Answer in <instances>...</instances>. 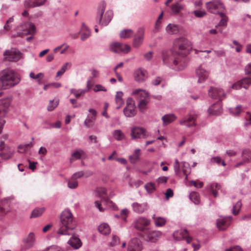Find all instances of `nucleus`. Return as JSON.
<instances>
[{
  "mask_svg": "<svg viewBox=\"0 0 251 251\" xmlns=\"http://www.w3.org/2000/svg\"><path fill=\"white\" fill-rule=\"evenodd\" d=\"M10 102V99L7 98L0 100V114L2 116H6L9 111Z\"/></svg>",
  "mask_w": 251,
  "mask_h": 251,
  "instance_id": "nucleus-19",
  "label": "nucleus"
},
{
  "mask_svg": "<svg viewBox=\"0 0 251 251\" xmlns=\"http://www.w3.org/2000/svg\"><path fill=\"white\" fill-rule=\"evenodd\" d=\"M142 250V243L139 239L134 238L129 242L127 251H141Z\"/></svg>",
  "mask_w": 251,
  "mask_h": 251,
  "instance_id": "nucleus-16",
  "label": "nucleus"
},
{
  "mask_svg": "<svg viewBox=\"0 0 251 251\" xmlns=\"http://www.w3.org/2000/svg\"><path fill=\"white\" fill-rule=\"evenodd\" d=\"M162 233L160 231H151L146 235V240L147 241L154 243L156 242L162 236Z\"/></svg>",
  "mask_w": 251,
  "mask_h": 251,
  "instance_id": "nucleus-21",
  "label": "nucleus"
},
{
  "mask_svg": "<svg viewBox=\"0 0 251 251\" xmlns=\"http://www.w3.org/2000/svg\"><path fill=\"white\" fill-rule=\"evenodd\" d=\"M241 206V201H238L233 206L232 210V213L235 215H237L239 213Z\"/></svg>",
  "mask_w": 251,
  "mask_h": 251,
  "instance_id": "nucleus-51",
  "label": "nucleus"
},
{
  "mask_svg": "<svg viewBox=\"0 0 251 251\" xmlns=\"http://www.w3.org/2000/svg\"><path fill=\"white\" fill-rule=\"evenodd\" d=\"M68 244L75 249H78L81 245L82 243L79 238L73 236L68 242Z\"/></svg>",
  "mask_w": 251,
  "mask_h": 251,
  "instance_id": "nucleus-28",
  "label": "nucleus"
},
{
  "mask_svg": "<svg viewBox=\"0 0 251 251\" xmlns=\"http://www.w3.org/2000/svg\"><path fill=\"white\" fill-rule=\"evenodd\" d=\"M196 119V116L190 114L188 117L184 118L180 122V124L181 125H184L187 127L195 126L196 125L195 123Z\"/></svg>",
  "mask_w": 251,
  "mask_h": 251,
  "instance_id": "nucleus-23",
  "label": "nucleus"
},
{
  "mask_svg": "<svg viewBox=\"0 0 251 251\" xmlns=\"http://www.w3.org/2000/svg\"><path fill=\"white\" fill-rule=\"evenodd\" d=\"M70 92L73 94L76 98H79L81 95H84L88 92V89H71Z\"/></svg>",
  "mask_w": 251,
  "mask_h": 251,
  "instance_id": "nucleus-38",
  "label": "nucleus"
},
{
  "mask_svg": "<svg viewBox=\"0 0 251 251\" xmlns=\"http://www.w3.org/2000/svg\"><path fill=\"white\" fill-rule=\"evenodd\" d=\"M145 29L143 27L138 28L136 34L134 35L133 46L135 48L139 47L142 44L144 40Z\"/></svg>",
  "mask_w": 251,
  "mask_h": 251,
  "instance_id": "nucleus-14",
  "label": "nucleus"
},
{
  "mask_svg": "<svg viewBox=\"0 0 251 251\" xmlns=\"http://www.w3.org/2000/svg\"><path fill=\"white\" fill-rule=\"evenodd\" d=\"M81 32V39L82 41L85 40L91 35V31L88 27L83 23L81 24V27L80 30Z\"/></svg>",
  "mask_w": 251,
  "mask_h": 251,
  "instance_id": "nucleus-27",
  "label": "nucleus"
},
{
  "mask_svg": "<svg viewBox=\"0 0 251 251\" xmlns=\"http://www.w3.org/2000/svg\"><path fill=\"white\" fill-rule=\"evenodd\" d=\"M4 55L6 56V59L9 61L16 62L18 61L22 57V54L19 51L10 52L6 50L4 52Z\"/></svg>",
  "mask_w": 251,
  "mask_h": 251,
  "instance_id": "nucleus-20",
  "label": "nucleus"
},
{
  "mask_svg": "<svg viewBox=\"0 0 251 251\" xmlns=\"http://www.w3.org/2000/svg\"><path fill=\"white\" fill-rule=\"evenodd\" d=\"M145 188L146 190H147V191L149 193H150V194L154 192L156 189L154 183H153L152 182L147 183L145 185Z\"/></svg>",
  "mask_w": 251,
  "mask_h": 251,
  "instance_id": "nucleus-50",
  "label": "nucleus"
},
{
  "mask_svg": "<svg viewBox=\"0 0 251 251\" xmlns=\"http://www.w3.org/2000/svg\"><path fill=\"white\" fill-rule=\"evenodd\" d=\"M96 120V117H88L85 119L84 125L85 126L89 128L93 126L94 124V121Z\"/></svg>",
  "mask_w": 251,
  "mask_h": 251,
  "instance_id": "nucleus-44",
  "label": "nucleus"
},
{
  "mask_svg": "<svg viewBox=\"0 0 251 251\" xmlns=\"http://www.w3.org/2000/svg\"><path fill=\"white\" fill-rule=\"evenodd\" d=\"M67 185L70 189H75L78 186V181L71 177L70 180H67Z\"/></svg>",
  "mask_w": 251,
  "mask_h": 251,
  "instance_id": "nucleus-47",
  "label": "nucleus"
},
{
  "mask_svg": "<svg viewBox=\"0 0 251 251\" xmlns=\"http://www.w3.org/2000/svg\"><path fill=\"white\" fill-rule=\"evenodd\" d=\"M113 136L118 141H121L125 138V134L121 130H115L113 132Z\"/></svg>",
  "mask_w": 251,
  "mask_h": 251,
  "instance_id": "nucleus-42",
  "label": "nucleus"
},
{
  "mask_svg": "<svg viewBox=\"0 0 251 251\" xmlns=\"http://www.w3.org/2000/svg\"><path fill=\"white\" fill-rule=\"evenodd\" d=\"M181 167L184 175L185 176V179H187L188 175L191 172V167L190 165L187 162H182L181 163Z\"/></svg>",
  "mask_w": 251,
  "mask_h": 251,
  "instance_id": "nucleus-34",
  "label": "nucleus"
},
{
  "mask_svg": "<svg viewBox=\"0 0 251 251\" xmlns=\"http://www.w3.org/2000/svg\"><path fill=\"white\" fill-rule=\"evenodd\" d=\"M93 90L95 92H98L100 91H107V89L104 86L100 84L96 85L93 88Z\"/></svg>",
  "mask_w": 251,
  "mask_h": 251,
  "instance_id": "nucleus-61",
  "label": "nucleus"
},
{
  "mask_svg": "<svg viewBox=\"0 0 251 251\" xmlns=\"http://www.w3.org/2000/svg\"><path fill=\"white\" fill-rule=\"evenodd\" d=\"M232 218L230 216L222 217L217 220V226L219 230L226 229L230 224Z\"/></svg>",
  "mask_w": 251,
  "mask_h": 251,
  "instance_id": "nucleus-17",
  "label": "nucleus"
},
{
  "mask_svg": "<svg viewBox=\"0 0 251 251\" xmlns=\"http://www.w3.org/2000/svg\"><path fill=\"white\" fill-rule=\"evenodd\" d=\"M194 14L196 17L201 18L204 17L206 13L204 10H195L194 11Z\"/></svg>",
  "mask_w": 251,
  "mask_h": 251,
  "instance_id": "nucleus-64",
  "label": "nucleus"
},
{
  "mask_svg": "<svg viewBox=\"0 0 251 251\" xmlns=\"http://www.w3.org/2000/svg\"><path fill=\"white\" fill-rule=\"evenodd\" d=\"M243 110L241 105H238L235 108L231 109V112L235 116H238Z\"/></svg>",
  "mask_w": 251,
  "mask_h": 251,
  "instance_id": "nucleus-59",
  "label": "nucleus"
},
{
  "mask_svg": "<svg viewBox=\"0 0 251 251\" xmlns=\"http://www.w3.org/2000/svg\"><path fill=\"white\" fill-rule=\"evenodd\" d=\"M30 145H32V143H30L29 144L20 145L18 146V152L20 153L25 152L27 150L28 147Z\"/></svg>",
  "mask_w": 251,
  "mask_h": 251,
  "instance_id": "nucleus-58",
  "label": "nucleus"
},
{
  "mask_svg": "<svg viewBox=\"0 0 251 251\" xmlns=\"http://www.w3.org/2000/svg\"><path fill=\"white\" fill-rule=\"evenodd\" d=\"M69 65L71 66V64L67 62L65 63L61 67V69L58 71L56 73V77L60 76L63 75L67 69V66Z\"/></svg>",
  "mask_w": 251,
  "mask_h": 251,
  "instance_id": "nucleus-52",
  "label": "nucleus"
},
{
  "mask_svg": "<svg viewBox=\"0 0 251 251\" xmlns=\"http://www.w3.org/2000/svg\"><path fill=\"white\" fill-rule=\"evenodd\" d=\"M189 198L191 201L195 204H199L200 202L199 194L196 192H193L189 195Z\"/></svg>",
  "mask_w": 251,
  "mask_h": 251,
  "instance_id": "nucleus-41",
  "label": "nucleus"
},
{
  "mask_svg": "<svg viewBox=\"0 0 251 251\" xmlns=\"http://www.w3.org/2000/svg\"><path fill=\"white\" fill-rule=\"evenodd\" d=\"M166 31L169 34H176L179 31L178 26L176 25L169 24L166 27Z\"/></svg>",
  "mask_w": 251,
  "mask_h": 251,
  "instance_id": "nucleus-32",
  "label": "nucleus"
},
{
  "mask_svg": "<svg viewBox=\"0 0 251 251\" xmlns=\"http://www.w3.org/2000/svg\"><path fill=\"white\" fill-rule=\"evenodd\" d=\"M210 114L213 115H218L222 113V108L221 102H218L211 105L208 109Z\"/></svg>",
  "mask_w": 251,
  "mask_h": 251,
  "instance_id": "nucleus-25",
  "label": "nucleus"
},
{
  "mask_svg": "<svg viewBox=\"0 0 251 251\" xmlns=\"http://www.w3.org/2000/svg\"><path fill=\"white\" fill-rule=\"evenodd\" d=\"M150 224V221L149 220L143 217H140L135 220L133 222V226L138 230L144 231L147 229L146 226L149 225Z\"/></svg>",
  "mask_w": 251,
  "mask_h": 251,
  "instance_id": "nucleus-11",
  "label": "nucleus"
},
{
  "mask_svg": "<svg viewBox=\"0 0 251 251\" xmlns=\"http://www.w3.org/2000/svg\"><path fill=\"white\" fill-rule=\"evenodd\" d=\"M29 76L32 79H36L39 84L42 83L41 80L43 78L44 75L43 73H40L37 75H35L33 72H30Z\"/></svg>",
  "mask_w": 251,
  "mask_h": 251,
  "instance_id": "nucleus-39",
  "label": "nucleus"
},
{
  "mask_svg": "<svg viewBox=\"0 0 251 251\" xmlns=\"http://www.w3.org/2000/svg\"><path fill=\"white\" fill-rule=\"evenodd\" d=\"M172 10L174 13H177L182 9V6L178 3L174 4L172 5Z\"/></svg>",
  "mask_w": 251,
  "mask_h": 251,
  "instance_id": "nucleus-56",
  "label": "nucleus"
},
{
  "mask_svg": "<svg viewBox=\"0 0 251 251\" xmlns=\"http://www.w3.org/2000/svg\"><path fill=\"white\" fill-rule=\"evenodd\" d=\"M174 168L176 175H178L180 171V164L177 159H176L174 164Z\"/></svg>",
  "mask_w": 251,
  "mask_h": 251,
  "instance_id": "nucleus-54",
  "label": "nucleus"
},
{
  "mask_svg": "<svg viewBox=\"0 0 251 251\" xmlns=\"http://www.w3.org/2000/svg\"><path fill=\"white\" fill-rule=\"evenodd\" d=\"M84 154V151L81 150L75 151L72 154V157L70 158V162H72L74 159H79Z\"/></svg>",
  "mask_w": 251,
  "mask_h": 251,
  "instance_id": "nucleus-37",
  "label": "nucleus"
},
{
  "mask_svg": "<svg viewBox=\"0 0 251 251\" xmlns=\"http://www.w3.org/2000/svg\"><path fill=\"white\" fill-rule=\"evenodd\" d=\"M132 95L136 96L140 110L144 112L149 102V96L148 92L143 90L137 89L132 92Z\"/></svg>",
  "mask_w": 251,
  "mask_h": 251,
  "instance_id": "nucleus-5",
  "label": "nucleus"
},
{
  "mask_svg": "<svg viewBox=\"0 0 251 251\" xmlns=\"http://www.w3.org/2000/svg\"><path fill=\"white\" fill-rule=\"evenodd\" d=\"M210 163H216L218 165H220V163H222V165L223 166H225L226 165L224 161L222 160L221 158L219 156H215L212 157L210 159Z\"/></svg>",
  "mask_w": 251,
  "mask_h": 251,
  "instance_id": "nucleus-46",
  "label": "nucleus"
},
{
  "mask_svg": "<svg viewBox=\"0 0 251 251\" xmlns=\"http://www.w3.org/2000/svg\"><path fill=\"white\" fill-rule=\"evenodd\" d=\"M129 214V210L126 209L125 208L123 209L120 214L121 218L125 222L126 221V218L128 216Z\"/></svg>",
  "mask_w": 251,
  "mask_h": 251,
  "instance_id": "nucleus-60",
  "label": "nucleus"
},
{
  "mask_svg": "<svg viewBox=\"0 0 251 251\" xmlns=\"http://www.w3.org/2000/svg\"><path fill=\"white\" fill-rule=\"evenodd\" d=\"M73 216L71 211L65 209L60 215V227L57 233L60 235H70V231L73 230L75 226L73 224Z\"/></svg>",
  "mask_w": 251,
  "mask_h": 251,
  "instance_id": "nucleus-3",
  "label": "nucleus"
},
{
  "mask_svg": "<svg viewBox=\"0 0 251 251\" xmlns=\"http://www.w3.org/2000/svg\"><path fill=\"white\" fill-rule=\"evenodd\" d=\"M207 10L214 14H220L223 12L225 6L221 0H211L206 3Z\"/></svg>",
  "mask_w": 251,
  "mask_h": 251,
  "instance_id": "nucleus-6",
  "label": "nucleus"
},
{
  "mask_svg": "<svg viewBox=\"0 0 251 251\" xmlns=\"http://www.w3.org/2000/svg\"><path fill=\"white\" fill-rule=\"evenodd\" d=\"M134 76L136 81L142 82L147 79L148 73L145 69L139 68L135 71Z\"/></svg>",
  "mask_w": 251,
  "mask_h": 251,
  "instance_id": "nucleus-18",
  "label": "nucleus"
},
{
  "mask_svg": "<svg viewBox=\"0 0 251 251\" xmlns=\"http://www.w3.org/2000/svg\"><path fill=\"white\" fill-rule=\"evenodd\" d=\"M196 74L198 77V82L199 83H201L208 78L209 75V72L206 70L202 66H200L196 70Z\"/></svg>",
  "mask_w": 251,
  "mask_h": 251,
  "instance_id": "nucleus-15",
  "label": "nucleus"
},
{
  "mask_svg": "<svg viewBox=\"0 0 251 251\" xmlns=\"http://www.w3.org/2000/svg\"><path fill=\"white\" fill-rule=\"evenodd\" d=\"M106 6L105 2L101 1L97 9L96 21L101 26L107 25L113 17V12L111 10L105 11Z\"/></svg>",
  "mask_w": 251,
  "mask_h": 251,
  "instance_id": "nucleus-4",
  "label": "nucleus"
},
{
  "mask_svg": "<svg viewBox=\"0 0 251 251\" xmlns=\"http://www.w3.org/2000/svg\"><path fill=\"white\" fill-rule=\"evenodd\" d=\"M245 119L244 126L246 127L251 126V113L247 112Z\"/></svg>",
  "mask_w": 251,
  "mask_h": 251,
  "instance_id": "nucleus-55",
  "label": "nucleus"
},
{
  "mask_svg": "<svg viewBox=\"0 0 251 251\" xmlns=\"http://www.w3.org/2000/svg\"><path fill=\"white\" fill-rule=\"evenodd\" d=\"M15 151L13 148L9 147L3 142L0 143V157L3 160H8L11 158Z\"/></svg>",
  "mask_w": 251,
  "mask_h": 251,
  "instance_id": "nucleus-8",
  "label": "nucleus"
},
{
  "mask_svg": "<svg viewBox=\"0 0 251 251\" xmlns=\"http://www.w3.org/2000/svg\"><path fill=\"white\" fill-rule=\"evenodd\" d=\"M59 103V100H56L55 101L54 100H50V104L48 105L47 107V109L49 111H52L58 105Z\"/></svg>",
  "mask_w": 251,
  "mask_h": 251,
  "instance_id": "nucleus-53",
  "label": "nucleus"
},
{
  "mask_svg": "<svg viewBox=\"0 0 251 251\" xmlns=\"http://www.w3.org/2000/svg\"><path fill=\"white\" fill-rule=\"evenodd\" d=\"M109 49L111 51L116 53H123L126 54L130 52L131 50V47L129 45L118 42H112L109 45Z\"/></svg>",
  "mask_w": 251,
  "mask_h": 251,
  "instance_id": "nucleus-7",
  "label": "nucleus"
},
{
  "mask_svg": "<svg viewBox=\"0 0 251 251\" xmlns=\"http://www.w3.org/2000/svg\"><path fill=\"white\" fill-rule=\"evenodd\" d=\"M35 0H25V6L26 7H36Z\"/></svg>",
  "mask_w": 251,
  "mask_h": 251,
  "instance_id": "nucleus-62",
  "label": "nucleus"
},
{
  "mask_svg": "<svg viewBox=\"0 0 251 251\" xmlns=\"http://www.w3.org/2000/svg\"><path fill=\"white\" fill-rule=\"evenodd\" d=\"M208 94L212 98L218 99L220 100H222L226 97V94L223 91L217 87H211L209 90Z\"/></svg>",
  "mask_w": 251,
  "mask_h": 251,
  "instance_id": "nucleus-12",
  "label": "nucleus"
},
{
  "mask_svg": "<svg viewBox=\"0 0 251 251\" xmlns=\"http://www.w3.org/2000/svg\"><path fill=\"white\" fill-rule=\"evenodd\" d=\"M25 249H29L33 246L35 242V235L33 233L30 232L27 237L24 239Z\"/></svg>",
  "mask_w": 251,
  "mask_h": 251,
  "instance_id": "nucleus-24",
  "label": "nucleus"
},
{
  "mask_svg": "<svg viewBox=\"0 0 251 251\" xmlns=\"http://www.w3.org/2000/svg\"><path fill=\"white\" fill-rule=\"evenodd\" d=\"M161 119L163 126H166L174 121L176 119V117L173 114H169L164 115Z\"/></svg>",
  "mask_w": 251,
  "mask_h": 251,
  "instance_id": "nucleus-30",
  "label": "nucleus"
},
{
  "mask_svg": "<svg viewBox=\"0 0 251 251\" xmlns=\"http://www.w3.org/2000/svg\"><path fill=\"white\" fill-rule=\"evenodd\" d=\"M96 197L101 199L102 201H107L106 189L104 188H98L94 192Z\"/></svg>",
  "mask_w": 251,
  "mask_h": 251,
  "instance_id": "nucleus-26",
  "label": "nucleus"
},
{
  "mask_svg": "<svg viewBox=\"0 0 251 251\" xmlns=\"http://www.w3.org/2000/svg\"><path fill=\"white\" fill-rule=\"evenodd\" d=\"M213 52L214 53V54L218 57H225L226 56V51L224 49L214 50Z\"/></svg>",
  "mask_w": 251,
  "mask_h": 251,
  "instance_id": "nucleus-57",
  "label": "nucleus"
},
{
  "mask_svg": "<svg viewBox=\"0 0 251 251\" xmlns=\"http://www.w3.org/2000/svg\"><path fill=\"white\" fill-rule=\"evenodd\" d=\"M188 234L187 229L179 230L176 231L173 233V237L176 241H179L184 239Z\"/></svg>",
  "mask_w": 251,
  "mask_h": 251,
  "instance_id": "nucleus-29",
  "label": "nucleus"
},
{
  "mask_svg": "<svg viewBox=\"0 0 251 251\" xmlns=\"http://www.w3.org/2000/svg\"><path fill=\"white\" fill-rule=\"evenodd\" d=\"M123 96V93L121 91H118L116 93L115 101L117 104V109H119L124 103V100L122 99Z\"/></svg>",
  "mask_w": 251,
  "mask_h": 251,
  "instance_id": "nucleus-35",
  "label": "nucleus"
},
{
  "mask_svg": "<svg viewBox=\"0 0 251 251\" xmlns=\"http://www.w3.org/2000/svg\"><path fill=\"white\" fill-rule=\"evenodd\" d=\"M163 15V12H161V13L160 14V15L158 16V19L155 23V28L157 30H158L160 28V25L161 24V22L160 21V20L162 19Z\"/></svg>",
  "mask_w": 251,
  "mask_h": 251,
  "instance_id": "nucleus-63",
  "label": "nucleus"
},
{
  "mask_svg": "<svg viewBox=\"0 0 251 251\" xmlns=\"http://www.w3.org/2000/svg\"><path fill=\"white\" fill-rule=\"evenodd\" d=\"M130 135L132 139H135L141 138H147L149 136L150 134L145 128L138 126H134L131 129Z\"/></svg>",
  "mask_w": 251,
  "mask_h": 251,
  "instance_id": "nucleus-9",
  "label": "nucleus"
},
{
  "mask_svg": "<svg viewBox=\"0 0 251 251\" xmlns=\"http://www.w3.org/2000/svg\"><path fill=\"white\" fill-rule=\"evenodd\" d=\"M140 151L139 149L135 150L132 154L129 156V159L131 163L135 164L138 161L140 160V156L141 155Z\"/></svg>",
  "mask_w": 251,
  "mask_h": 251,
  "instance_id": "nucleus-31",
  "label": "nucleus"
},
{
  "mask_svg": "<svg viewBox=\"0 0 251 251\" xmlns=\"http://www.w3.org/2000/svg\"><path fill=\"white\" fill-rule=\"evenodd\" d=\"M240 81L241 88L248 89L249 85L251 84V78L250 77L243 78Z\"/></svg>",
  "mask_w": 251,
  "mask_h": 251,
  "instance_id": "nucleus-45",
  "label": "nucleus"
},
{
  "mask_svg": "<svg viewBox=\"0 0 251 251\" xmlns=\"http://www.w3.org/2000/svg\"><path fill=\"white\" fill-rule=\"evenodd\" d=\"M123 112L126 117H133L136 114L135 103L131 99L127 100L126 105L124 109Z\"/></svg>",
  "mask_w": 251,
  "mask_h": 251,
  "instance_id": "nucleus-10",
  "label": "nucleus"
},
{
  "mask_svg": "<svg viewBox=\"0 0 251 251\" xmlns=\"http://www.w3.org/2000/svg\"><path fill=\"white\" fill-rule=\"evenodd\" d=\"M21 81L19 75L12 70L0 73V90H6L17 85Z\"/></svg>",
  "mask_w": 251,
  "mask_h": 251,
  "instance_id": "nucleus-2",
  "label": "nucleus"
},
{
  "mask_svg": "<svg viewBox=\"0 0 251 251\" xmlns=\"http://www.w3.org/2000/svg\"><path fill=\"white\" fill-rule=\"evenodd\" d=\"M219 15L221 17V19L218 25L220 26L223 25L224 26H226L227 22L228 21L227 17L223 12L220 13Z\"/></svg>",
  "mask_w": 251,
  "mask_h": 251,
  "instance_id": "nucleus-48",
  "label": "nucleus"
},
{
  "mask_svg": "<svg viewBox=\"0 0 251 251\" xmlns=\"http://www.w3.org/2000/svg\"><path fill=\"white\" fill-rule=\"evenodd\" d=\"M166 221L165 218L160 217H157L155 219V225L157 227L162 226L166 224Z\"/></svg>",
  "mask_w": 251,
  "mask_h": 251,
  "instance_id": "nucleus-49",
  "label": "nucleus"
},
{
  "mask_svg": "<svg viewBox=\"0 0 251 251\" xmlns=\"http://www.w3.org/2000/svg\"><path fill=\"white\" fill-rule=\"evenodd\" d=\"M132 207L134 212L141 214L147 210L149 206L147 202L139 203L136 202L132 204Z\"/></svg>",
  "mask_w": 251,
  "mask_h": 251,
  "instance_id": "nucleus-22",
  "label": "nucleus"
},
{
  "mask_svg": "<svg viewBox=\"0 0 251 251\" xmlns=\"http://www.w3.org/2000/svg\"><path fill=\"white\" fill-rule=\"evenodd\" d=\"M98 230L101 234L104 235H108L110 232V228L106 223L100 224L98 227Z\"/></svg>",
  "mask_w": 251,
  "mask_h": 251,
  "instance_id": "nucleus-33",
  "label": "nucleus"
},
{
  "mask_svg": "<svg viewBox=\"0 0 251 251\" xmlns=\"http://www.w3.org/2000/svg\"><path fill=\"white\" fill-rule=\"evenodd\" d=\"M174 45L176 49L179 52H174L172 50L163 52V61L165 64L176 71L183 70L187 65L185 56L189 52L192 47L191 43L184 38L176 39Z\"/></svg>",
  "mask_w": 251,
  "mask_h": 251,
  "instance_id": "nucleus-1",
  "label": "nucleus"
},
{
  "mask_svg": "<svg viewBox=\"0 0 251 251\" xmlns=\"http://www.w3.org/2000/svg\"><path fill=\"white\" fill-rule=\"evenodd\" d=\"M44 208H35L34 209L30 215L31 218H37L39 216H40L43 213L44 211Z\"/></svg>",
  "mask_w": 251,
  "mask_h": 251,
  "instance_id": "nucleus-43",
  "label": "nucleus"
},
{
  "mask_svg": "<svg viewBox=\"0 0 251 251\" xmlns=\"http://www.w3.org/2000/svg\"><path fill=\"white\" fill-rule=\"evenodd\" d=\"M21 29L23 31L22 34L24 35H34L36 32L35 25L31 22H25L21 25Z\"/></svg>",
  "mask_w": 251,
  "mask_h": 251,
  "instance_id": "nucleus-13",
  "label": "nucleus"
},
{
  "mask_svg": "<svg viewBox=\"0 0 251 251\" xmlns=\"http://www.w3.org/2000/svg\"><path fill=\"white\" fill-rule=\"evenodd\" d=\"M133 34V31L131 29H127L122 30L120 33L121 38H129Z\"/></svg>",
  "mask_w": 251,
  "mask_h": 251,
  "instance_id": "nucleus-36",
  "label": "nucleus"
},
{
  "mask_svg": "<svg viewBox=\"0 0 251 251\" xmlns=\"http://www.w3.org/2000/svg\"><path fill=\"white\" fill-rule=\"evenodd\" d=\"M220 185L217 183H212L210 185V191L215 197L217 196V191L220 190Z\"/></svg>",
  "mask_w": 251,
  "mask_h": 251,
  "instance_id": "nucleus-40",
  "label": "nucleus"
}]
</instances>
